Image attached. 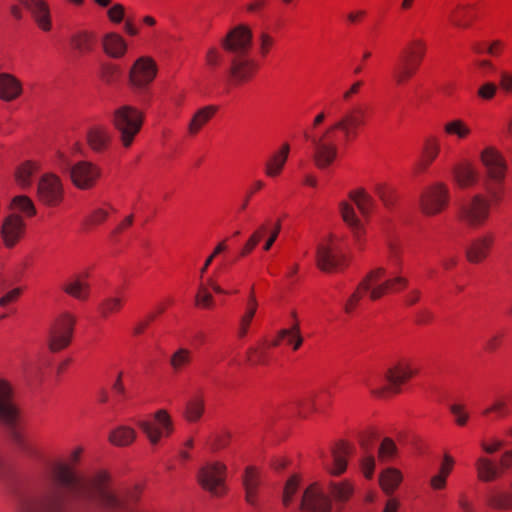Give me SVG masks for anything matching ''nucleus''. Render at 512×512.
<instances>
[{
	"label": "nucleus",
	"mask_w": 512,
	"mask_h": 512,
	"mask_svg": "<svg viewBox=\"0 0 512 512\" xmlns=\"http://www.w3.org/2000/svg\"><path fill=\"white\" fill-rule=\"evenodd\" d=\"M222 46L231 57V80L239 82L251 77L256 70L255 62L249 57L252 47L251 29L246 25L234 27L222 40Z\"/></svg>",
	"instance_id": "nucleus-3"
},
{
	"label": "nucleus",
	"mask_w": 512,
	"mask_h": 512,
	"mask_svg": "<svg viewBox=\"0 0 512 512\" xmlns=\"http://www.w3.org/2000/svg\"><path fill=\"white\" fill-rule=\"evenodd\" d=\"M349 197L356 204L362 215L366 216L371 212L374 200L364 189L350 192Z\"/></svg>",
	"instance_id": "nucleus-36"
},
{
	"label": "nucleus",
	"mask_w": 512,
	"mask_h": 512,
	"mask_svg": "<svg viewBox=\"0 0 512 512\" xmlns=\"http://www.w3.org/2000/svg\"><path fill=\"white\" fill-rule=\"evenodd\" d=\"M136 439V431L126 425H120L109 433L108 440L112 445L125 447L131 445Z\"/></svg>",
	"instance_id": "nucleus-28"
},
{
	"label": "nucleus",
	"mask_w": 512,
	"mask_h": 512,
	"mask_svg": "<svg viewBox=\"0 0 512 512\" xmlns=\"http://www.w3.org/2000/svg\"><path fill=\"white\" fill-rule=\"evenodd\" d=\"M426 51L423 40H413L401 56L394 70V79L398 85L405 83L417 71Z\"/></svg>",
	"instance_id": "nucleus-8"
},
{
	"label": "nucleus",
	"mask_w": 512,
	"mask_h": 512,
	"mask_svg": "<svg viewBox=\"0 0 512 512\" xmlns=\"http://www.w3.org/2000/svg\"><path fill=\"white\" fill-rule=\"evenodd\" d=\"M495 242V235L492 232H485L471 240L465 249V255L470 263L477 264L484 261Z\"/></svg>",
	"instance_id": "nucleus-20"
},
{
	"label": "nucleus",
	"mask_w": 512,
	"mask_h": 512,
	"mask_svg": "<svg viewBox=\"0 0 512 512\" xmlns=\"http://www.w3.org/2000/svg\"><path fill=\"white\" fill-rule=\"evenodd\" d=\"M439 149V144L435 139L428 140L424 148L423 159L419 162V166L421 168H426L431 164L437 157Z\"/></svg>",
	"instance_id": "nucleus-46"
},
{
	"label": "nucleus",
	"mask_w": 512,
	"mask_h": 512,
	"mask_svg": "<svg viewBox=\"0 0 512 512\" xmlns=\"http://www.w3.org/2000/svg\"><path fill=\"white\" fill-rule=\"evenodd\" d=\"M300 508L308 512H330L332 503L325 491L317 484H312L304 491Z\"/></svg>",
	"instance_id": "nucleus-19"
},
{
	"label": "nucleus",
	"mask_w": 512,
	"mask_h": 512,
	"mask_svg": "<svg viewBox=\"0 0 512 512\" xmlns=\"http://www.w3.org/2000/svg\"><path fill=\"white\" fill-rule=\"evenodd\" d=\"M107 14L112 22L120 23L124 19L125 8L121 4H115L108 10Z\"/></svg>",
	"instance_id": "nucleus-56"
},
{
	"label": "nucleus",
	"mask_w": 512,
	"mask_h": 512,
	"mask_svg": "<svg viewBox=\"0 0 512 512\" xmlns=\"http://www.w3.org/2000/svg\"><path fill=\"white\" fill-rule=\"evenodd\" d=\"M328 492L333 497L336 505H339L349 500L353 494V487L347 481L330 482Z\"/></svg>",
	"instance_id": "nucleus-33"
},
{
	"label": "nucleus",
	"mask_w": 512,
	"mask_h": 512,
	"mask_svg": "<svg viewBox=\"0 0 512 512\" xmlns=\"http://www.w3.org/2000/svg\"><path fill=\"white\" fill-rule=\"evenodd\" d=\"M421 297V292L419 289H412L404 296V303L407 306H412L416 304Z\"/></svg>",
	"instance_id": "nucleus-64"
},
{
	"label": "nucleus",
	"mask_w": 512,
	"mask_h": 512,
	"mask_svg": "<svg viewBox=\"0 0 512 512\" xmlns=\"http://www.w3.org/2000/svg\"><path fill=\"white\" fill-rule=\"evenodd\" d=\"M204 412V401L202 399H192L187 402L184 417L189 422L198 421Z\"/></svg>",
	"instance_id": "nucleus-43"
},
{
	"label": "nucleus",
	"mask_w": 512,
	"mask_h": 512,
	"mask_svg": "<svg viewBox=\"0 0 512 512\" xmlns=\"http://www.w3.org/2000/svg\"><path fill=\"white\" fill-rule=\"evenodd\" d=\"M265 231H266V226L262 225L251 235V237L248 239V241L246 242V244L244 245V247L241 251V256H245V255L249 254L256 247V245L262 239V236L265 233Z\"/></svg>",
	"instance_id": "nucleus-50"
},
{
	"label": "nucleus",
	"mask_w": 512,
	"mask_h": 512,
	"mask_svg": "<svg viewBox=\"0 0 512 512\" xmlns=\"http://www.w3.org/2000/svg\"><path fill=\"white\" fill-rule=\"evenodd\" d=\"M63 291L71 297L85 301L90 294V285L86 274H76L67 279L62 286Z\"/></svg>",
	"instance_id": "nucleus-21"
},
{
	"label": "nucleus",
	"mask_w": 512,
	"mask_h": 512,
	"mask_svg": "<svg viewBox=\"0 0 512 512\" xmlns=\"http://www.w3.org/2000/svg\"><path fill=\"white\" fill-rule=\"evenodd\" d=\"M386 270L383 267H378L372 270L357 286L356 291L350 296L345 304V312L351 313L359 300L364 294H368L369 299L376 301L380 299L388 290L398 292L408 286V279L396 275L384 282L380 279L385 275Z\"/></svg>",
	"instance_id": "nucleus-5"
},
{
	"label": "nucleus",
	"mask_w": 512,
	"mask_h": 512,
	"mask_svg": "<svg viewBox=\"0 0 512 512\" xmlns=\"http://www.w3.org/2000/svg\"><path fill=\"white\" fill-rule=\"evenodd\" d=\"M401 481L402 475L400 471L394 468H388L380 475V485L387 494H391Z\"/></svg>",
	"instance_id": "nucleus-35"
},
{
	"label": "nucleus",
	"mask_w": 512,
	"mask_h": 512,
	"mask_svg": "<svg viewBox=\"0 0 512 512\" xmlns=\"http://www.w3.org/2000/svg\"><path fill=\"white\" fill-rule=\"evenodd\" d=\"M192 361V352L187 348H178L170 358V365L175 372H180Z\"/></svg>",
	"instance_id": "nucleus-39"
},
{
	"label": "nucleus",
	"mask_w": 512,
	"mask_h": 512,
	"mask_svg": "<svg viewBox=\"0 0 512 512\" xmlns=\"http://www.w3.org/2000/svg\"><path fill=\"white\" fill-rule=\"evenodd\" d=\"M388 258H389L390 263L393 266H395L397 269L401 268V266H402L401 249L394 242H390L388 244Z\"/></svg>",
	"instance_id": "nucleus-52"
},
{
	"label": "nucleus",
	"mask_w": 512,
	"mask_h": 512,
	"mask_svg": "<svg viewBox=\"0 0 512 512\" xmlns=\"http://www.w3.org/2000/svg\"><path fill=\"white\" fill-rule=\"evenodd\" d=\"M364 475L367 478H371L374 472L375 460L372 455H367L362 459L361 462Z\"/></svg>",
	"instance_id": "nucleus-59"
},
{
	"label": "nucleus",
	"mask_w": 512,
	"mask_h": 512,
	"mask_svg": "<svg viewBox=\"0 0 512 512\" xmlns=\"http://www.w3.org/2000/svg\"><path fill=\"white\" fill-rule=\"evenodd\" d=\"M37 170V167L32 162H25L17 167L15 171V180L21 187H29L31 184V177Z\"/></svg>",
	"instance_id": "nucleus-40"
},
{
	"label": "nucleus",
	"mask_w": 512,
	"mask_h": 512,
	"mask_svg": "<svg viewBox=\"0 0 512 512\" xmlns=\"http://www.w3.org/2000/svg\"><path fill=\"white\" fill-rule=\"evenodd\" d=\"M468 5H457L449 12V20L451 23L458 28H467L470 26V21L466 19L465 11L468 9Z\"/></svg>",
	"instance_id": "nucleus-44"
},
{
	"label": "nucleus",
	"mask_w": 512,
	"mask_h": 512,
	"mask_svg": "<svg viewBox=\"0 0 512 512\" xmlns=\"http://www.w3.org/2000/svg\"><path fill=\"white\" fill-rule=\"evenodd\" d=\"M498 88L503 93L512 94V71H500L498 86L493 82H487L479 88L478 96H494Z\"/></svg>",
	"instance_id": "nucleus-25"
},
{
	"label": "nucleus",
	"mask_w": 512,
	"mask_h": 512,
	"mask_svg": "<svg viewBox=\"0 0 512 512\" xmlns=\"http://www.w3.org/2000/svg\"><path fill=\"white\" fill-rule=\"evenodd\" d=\"M21 294L20 288H15L9 291L7 294H5L3 297L0 298V306L5 307L9 303L14 302L18 299V297Z\"/></svg>",
	"instance_id": "nucleus-61"
},
{
	"label": "nucleus",
	"mask_w": 512,
	"mask_h": 512,
	"mask_svg": "<svg viewBox=\"0 0 512 512\" xmlns=\"http://www.w3.org/2000/svg\"><path fill=\"white\" fill-rule=\"evenodd\" d=\"M120 73V68L115 64H104L101 68V77L106 82H111Z\"/></svg>",
	"instance_id": "nucleus-55"
},
{
	"label": "nucleus",
	"mask_w": 512,
	"mask_h": 512,
	"mask_svg": "<svg viewBox=\"0 0 512 512\" xmlns=\"http://www.w3.org/2000/svg\"><path fill=\"white\" fill-rule=\"evenodd\" d=\"M504 47H505V44L503 41H501L499 39H495V40L491 41L490 43H488L486 48L482 47V45L479 43H475L472 46V49L478 54L487 53L490 56L498 57L501 55L502 51L504 50Z\"/></svg>",
	"instance_id": "nucleus-45"
},
{
	"label": "nucleus",
	"mask_w": 512,
	"mask_h": 512,
	"mask_svg": "<svg viewBox=\"0 0 512 512\" xmlns=\"http://www.w3.org/2000/svg\"><path fill=\"white\" fill-rule=\"evenodd\" d=\"M339 208L343 221L349 226L354 236L359 238L362 230V224L357 218L353 206L348 202L343 201L340 203Z\"/></svg>",
	"instance_id": "nucleus-31"
},
{
	"label": "nucleus",
	"mask_w": 512,
	"mask_h": 512,
	"mask_svg": "<svg viewBox=\"0 0 512 512\" xmlns=\"http://www.w3.org/2000/svg\"><path fill=\"white\" fill-rule=\"evenodd\" d=\"M491 412H495L499 416H505L509 413L507 405L503 400L495 401L489 408L484 410L483 414L487 415Z\"/></svg>",
	"instance_id": "nucleus-57"
},
{
	"label": "nucleus",
	"mask_w": 512,
	"mask_h": 512,
	"mask_svg": "<svg viewBox=\"0 0 512 512\" xmlns=\"http://www.w3.org/2000/svg\"><path fill=\"white\" fill-rule=\"evenodd\" d=\"M104 52L112 58H121L127 51V43L117 33H107L102 40Z\"/></svg>",
	"instance_id": "nucleus-26"
},
{
	"label": "nucleus",
	"mask_w": 512,
	"mask_h": 512,
	"mask_svg": "<svg viewBox=\"0 0 512 512\" xmlns=\"http://www.w3.org/2000/svg\"><path fill=\"white\" fill-rule=\"evenodd\" d=\"M481 161L488 178L493 181V183L486 184L488 198L482 194H476L463 203L459 209V219L472 228L484 225L490 215L491 203H497L501 200L502 189L500 183L506 172V163L503 156L492 147L482 151Z\"/></svg>",
	"instance_id": "nucleus-2"
},
{
	"label": "nucleus",
	"mask_w": 512,
	"mask_h": 512,
	"mask_svg": "<svg viewBox=\"0 0 512 512\" xmlns=\"http://www.w3.org/2000/svg\"><path fill=\"white\" fill-rule=\"evenodd\" d=\"M396 453V445L390 438H385L379 448V458L382 461L392 458Z\"/></svg>",
	"instance_id": "nucleus-51"
},
{
	"label": "nucleus",
	"mask_w": 512,
	"mask_h": 512,
	"mask_svg": "<svg viewBox=\"0 0 512 512\" xmlns=\"http://www.w3.org/2000/svg\"><path fill=\"white\" fill-rule=\"evenodd\" d=\"M11 208L24 214L27 217H32L36 214V208L32 200L25 195L15 196L11 201Z\"/></svg>",
	"instance_id": "nucleus-41"
},
{
	"label": "nucleus",
	"mask_w": 512,
	"mask_h": 512,
	"mask_svg": "<svg viewBox=\"0 0 512 512\" xmlns=\"http://www.w3.org/2000/svg\"><path fill=\"white\" fill-rule=\"evenodd\" d=\"M449 190L443 183L430 186L421 195L420 205L426 215H436L444 210L448 204Z\"/></svg>",
	"instance_id": "nucleus-15"
},
{
	"label": "nucleus",
	"mask_w": 512,
	"mask_h": 512,
	"mask_svg": "<svg viewBox=\"0 0 512 512\" xmlns=\"http://www.w3.org/2000/svg\"><path fill=\"white\" fill-rule=\"evenodd\" d=\"M23 93L22 82L14 75L0 73V96H20Z\"/></svg>",
	"instance_id": "nucleus-29"
},
{
	"label": "nucleus",
	"mask_w": 512,
	"mask_h": 512,
	"mask_svg": "<svg viewBox=\"0 0 512 512\" xmlns=\"http://www.w3.org/2000/svg\"><path fill=\"white\" fill-rule=\"evenodd\" d=\"M86 139L89 147L97 153L106 150L111 142V133L104 126H92L88 129Z\"/></svg>",
	"instance_id": "nucleus-23"
},
{
	"label": "nucleus",
	"mask_w": 512,
	"mask_h": 512,
	"mask_svg": "<svg viewBox=\"0 0 512 512\" xmlns=\"http://www.w3.org/2000/svg\"><path fill=\"white\" fill-rule=\"evenodd\" d=\"M450 412L454 415L455 421L458 425L463 426L468 420V414L464 411V406L461 404H452L449 406Z\"/></svg>",
	"instance_id": "nucleus-53"
},
{
	"label": "nucleus",
	"mask_w": 512,
	"mask_h": 512,
	"mask_svg": "<svg viewBox=\"0 0 512 512\" xmlns=\"http://www.w3.org/2000/svg\"><path fill=\"white\" fill-rule=\"evenodd\" d=\"M49 477L53 487L37 498L24 500L19 512H146L132 504L139 496L138 489L119 495L105 471L82 481L68 464L55 463Z\"/></svg>",
	"instance_id": "nucleus-1"
},
{
	"label": "nucleus",
	"mask_w": 512,
	"mask_h": 512,
	"mask_svg": "<svg viewBox=\"0 0 512 512\" xmlns=\"http://www.w3.org/2000/svg\"><path fill=\"white\" fill-rule=\"evenodd\" d=\"M488 503L495 509L507 510L512 508V495L509 493H498L492 495Z\"/></svg>",
	"instance_id": "nucleus-47"
},
{
	"label": "nucleus",
	"mask_w": 512,
	"mask_h": 512,
	"mask_svg": "<svg viewBox=\"0 0 512 512\" xmlns=\"http://www.w3.org/2000/svg\"><path fill=\"white\" fill-rule=\"evenodd\" d=\"M299 486V478L296 475L291 476L285 486L282 496V502L285 506H289L292 502L294 494L297 492Z\"/></svg>",
	"instance_id": "nucleus-48"
},
{
	"label": "nucleus",
	"mask_w": 512,
	"mask_h": 512,
	"mask_svg": "<svg viewBox=\"0 0 512 512\" xmlns=\"http://www.w3.org/2000/svg\"><path fill=\"white\" fill-rule=\"evenodd\" d=\"M376 192L385 206L389 207L392 205L393 200L390 196V191L388 189H386L384 186L378 185L376 187Z\"/></svg>",
	"instance_id": "nucleus-63"
},
{
	"label": "nucleus",
	"mask_w": 512,
	"mask_h": 512,
	"mask_svg": "<svg viewBox=\"0 0 512 512\" xmlns=\"http://www.w3.org/2000/svg\"><path fill=\"white\" fill-rule=\"evenodd\" d=\"M195 300L197 305L202 306L204 308H209L213 304L212 295L204 287H200L199 292L195 297Z\"/></svg>",
	"instance_id": "nucleus-54"
},
{
	"label": "nucleus",
	"mask_w": 512,
	"mask_h": 512,
	"mask_svg": "<svg viewBox=\"0 0 512 512\" xmlns=\"http://www.w3.org/2000/svg\"><path fill=\"white\" fill-rule=\"evenodd\" d=\"M444 130L447 134L456 135L459 138H465L470 133V129L461 120L448 122Z\"/></svg>",
	"instance_id": "nucleus-49"
},
{
	"label": "nucleus",
	"mask_w": 512,
	"mask_h": 512,
	"mask_svg": "<svg viewBox=\"0 0 512 512\" xmlns=\"http://www.w3.org/2000/svg\"><path fill=\"white\" fill-rule=\"evenodd\" d=\"M478 478L481 481L490 482L496 479L500 472L491 460L485 457L478 458L476 462Z\"/></svg>",
	"instance_id": "nucleus-34"
},
{
	"label": "nucleus",
	"mask_w": 512,
	"mask_h": 512,
	"mask_svg": "<svg viewBox=\"0 0 512 512\" xmlns=\"http://www.w3.org/2000/svg\"><path fill=\"white\" fill-rule=\"evenodd\" d=\"M217 109V106L209 105L198 110L189 124L190 133H197L199 129L214 115Z\"/></svg>",
	"instance_id": "nucleus-37"
},
{
	"label": "nucleus",
	"mask_w": 512,
	"mask_h": 512,
	"mask_svg": "<svg viewBox=\"0 0 512 512\" xmlns=\"http://www.w3.org/2000/svg\"><path fill=\"white\" fill-rule=\"evenodd\" d=\"M290 147L288 144H284L281 149L274 153L266 162L265 164V173L269 177H276L278 176L289 155Z\"/></svg>",
	"instance_id": "nucleus-27"
},
{
	"label": "nucleus",
	"mask_w": 512,
	"mask_h": 512,
	"mask_svg": "<svg viewBox=\"0 0 512 512\" xmlns=\"http://www.w3.org/2000/svg\"><path fill=\"white\" fill-rule=\"evenodd\" d=\"M59 166L62 171L69 173L72 183L82 190L92 188L101 176V169L96 164L89 161H79L71 165L62 153L59 154Z\"/></svg>",
	"instance_id": "nucleus-7"
},
{
	"label": "nucleus",
	"mask_w": 512,
	"mask_h": 512,
	"mask_svg": "<svg viewBox=\"0 0 512 512\" xmlns=\"http://www.w3.org/2000/svg\"><path fill=\"white\" fill-rule=\"evenodd\" d=\"M108 211L103 208H96L90 215V222L92 224H100L108 218Z\"/></svg>",
	"instance_id": "nucleus-60"
},
{
	"label": "nucleus",
	"mask_w": 512,
	"mask_h": 512,
	"mask_svg": "<svg viewBox=\"0 0 512 512\" xmlns=\"http://www.w3.org/2000/svg\"><path fill=\"white\" fill-rule=\"evenodd\" d=\"M226 248H227V247H226L225 241L220 242V243L216 246V248L214 249L213 253H212V254H211V255L206 259V261H205L204 265H203V266H202V268L200 269V274H201V275H203V274L207 271L208 267L211 265V263H212V261L214 260V258H215L218 254H220V253H222L223 251H225V250H226Z\"/></svg>",
	"instance_id": "nucleus-58"
},
{
	"label": "nucleus",
	"mask_w": 512,
	"mask_h": 512,
	"mask_svg": "<svg viewBox=\"0 0 512 512\" xmlns=\"http://www.w3.org/2000/svg\"><path fill=\"white\" fill-rule=\"evenodd\" d=\"M124 299L121 296H110L105 298L99 305V310L103 317L117 313L123 306Z\"/></svg>",
	"instance_id": "nucleus-42"
},
{
	"label": "nucleus",
	"mask_w": 512,
	"mask_h": 512,
	"mask_svg": "<svg viewBox=\"0 0 512 512\" xmlns=\"http://www.w3.org/2000/svg\"><path fill=\"white\" fill-rule=\"evenodd\" d=\"M453 464H454L453 458L450 455L445 454L443 463L440 467L439 474H441L447 478L448 475L450 474V472L452 471Z\"/></svg>",
	"instance_id": "nucleus-62"
},
{
	"label": "nucleus",
	"mask_w": 512,
	"mask_h": 512,
	"mask_svg": "<svg viewBox=\"0 0 512 512\" xmlns=\"http://www.w3.org/2000/svg\"><path fill=\"white\" fill-rule=\"evenodd\" d=\"M71 44L81 54L90 53L95 47V36L87 31L78 32L71 37Z\"/></svg>",
	"instance_id": "nucleus-32"
},
{
	"label": "nucleus",
	"mask_w": 512,
	"mask_h": 512,
	"mask_svg": "<svg viewBox=\"0 0 512 512\" xmlns=\"http://www.w3.org/2000/svg\"><path fill=\"white\" fill-rule=\"evenodd\" d=\"M346 257L335 237L330 236L325 243H320L316 251V263L324 272H333L345 264Z\"/></svg>",
	"instance_id": "nucleus-11"
},
{
	"label": "nucleus",
	"mask_w": 512,
	"mask_h": 512,
	"mask_svg": "<svg viewBox=\"0 0 512 512\" xmlns=\"http://www.w3.org/2000/svg\"><path fill=\"white\" fill-rule=\"evenodd\" d=\"M417 372L418 369L409 361H399L394 366L390 367L384 376L389 385L372 389V393L379 397H383L388 392L398 393L400 391V386L405 381L416 375Z\"/></svg>",
	"instance_id": "nucleus-10"
},
{
	"label": "nucleus",
	"mask_w": 512,
	"mask_h": 512,
	"mask_svg": "<svg viewBox=\"0 0 512 512\" xmlns=\"http://www.w3.org/2000/svg\"><path fill=\"white\" fill-rule=\"evenodd\" d=\"M350 454L351 448L349 445L345 442H339L331 448L329 454H321L322 464L331 475H341L346 471L347 458Z\"/></svg>",
	"instance_id": "nucleus-18"
},
{
	"label": "nucleus",
	"mask_w": 512,
	"mask_h": 512,
	"mask_svg": "<svg viewBox=\"0 0 512 512\" xmlns=\"http://www.w3.org/2000/svg\"><path fill=\"white\" fill-rule=\"evenodd\" d=\"M360 124V119L349 115L329 127L321 136H311L305 132L304 137L313 146V160L319 169H326L337 158L338 148L335 144V131L341 129L347 138L355 135V129Z\"/></svg>",
	"instance_id": "nucleus-4"
},
{
	"label": "nucleus",
	"mask_w": 512,
	"mask_h": 512,
	"mask_svg": "<svg viewBox=\"0 0 512 512\" xmlns=\"http://www.w3.org/2000/svg\"><path fill=\"white\" fill-rule=\"evenodd\" d=\"M279 338L286 339L287 344L291 345L293 350H298L303 343L299 322L292 323L290 328L279 330Z\"/></svg>",
	"instance_id": "nucleus-38"
},
{
	"label": "nucleus",
	"mask_w": 512,
	"mask_h": 512,
	"mask_svg": "<svg viewBox=\"0 0 512 512\" xmlns=\"http://www.w3.org/2000/svg\"><path fill=\"white\" fill-rule=\"evenodd\" d=\"M21 2L32 13L42 30L49 31L51 29L49 7L44 0H21Z\"/></svg>",
	"instance_id": "nucleus-22"
},
{
	"label": "nucleus",
	"mask_w": 512,
	"mask_h": 512,
	"mask_svg": "<svg viewBox=\"0 0 512 512\" xmlns=\"http://www.w3.org/2000/svg\"><path fill=\"white\" fill-rule=\"evenodd\" d=\"M143 112L132 106H121L114 111L113 124L120 134L124 147L132 145L143 124Z\"/></svg>",
	"instance_id": "nucleus-6"
},
{
	"label": "nucleus",
	"mask_w": 512,
	"mask_h": 512,
	"mask_svg": "<svg viewBox=\"0 0 512 512\" xmlns=\"http://www.w3.org/2000/svg\"><path fill=\"white\" fill-rule=\"evenodd\" d=\"M226 466L219 462L207 463L198 473L201 486L215 496L225 492Z\"/></svg>",
	"instance_id": "nucleus-13"
},
{
	"label": "nucleus",
	"mask_w": 512,
	"mask_h": 512,
	"mask_svg": "<svg viewBox=\"0 0 512 512\" xmlns=\"http://www.w3.org/2000/svg\"><path fill=\"white\" fill-rule=\"evenodd\" d=\"M25 232L26 222L19 213L11 212L2 218L0 222V237L6 248H14L24 237Z\"/></svg>",
	"instance_id": "nucleus-12"
},
{
	"label": "nucleus",
	"mask_w": 512,
	"mask_h": 512,
	"mask_svg": "<svg viewBox=\"0 0 512 512\" xmlns=\"http://www.w3.org/2000/svg\"><path fill=\"white\" fill-rule=\"evenodd\" d=\"M453 177L460 187L466 188L476 183L477 172L471 165L461 164L453 168Z\"/></svg>",
	"instance_id": "nucleus-30"
},
{
	"label": "nucleus",
	"mask_w": 512,
	"mask_h": 512,
	"mask_svg": "<svg viewBox=\"0 0 512 512\" xmlns=\"http://www.w3.org/2000/svg\"><path fill=\"white\" fill-rule=\"evenodd\" d=\"M154 421L137 420L136 425L147 437L149 443L156 446L163 437H169L173 430V421L164 409L156 411L153 415Z\"/></svg>",
	"instance_id": "nucleus-9"
},
{
	"label": "nucleus",
	"mask_w": 512,
	"mask_h": 512,
	"mask_svg": "<svg viewBox=\"0 0 512 512\" xmlns=\"http://www.w3.org/2000/svg\"><path fill=\"white\" fill-rule=\"evenodd\" d=\"M39 200L47 206H57L63 199L64 189L61 179L52 173L44 174L38 183Z\"/></svg>",
	"instance_id": "nucleus-16"
},
{
	"label": "nucleus",
	"mask_w": 512,
	"mask_h": 512,
	"mask_svg": "<svg viewBox=\"0 0 512 512\" xmlns=\"http://www.w3.org/2000/svg\"><path fill=\"white\" fill-rule=\"evenodd\" d=\"M156 62L147 56L138 58L129 71L130 84L136 88L147 87L157 75Z\"/></svg>",
	"instance_id": "nucleus-17"
},
{
	"label": "nucleus",
	"mask_w": 512,
	"mask_h": 512,
	"mask_svg": "<svg viewBox=\"0 0 512 512\" xmlns=\"http://www.w3.org/2000/svg\"><path fill=\"white\" fill-rule=\"evenodd\" d=\"M243 486L245 489V499L248 504L252 506L257 505V495H258V488L260 486L261 480L259 473L257 470L252 467L248 466L245 469V473L242 479Z\"/></svg>",
	"instance_id": "nucleus-24"
},
{
	"label": "nucleus",
	"mask_w": 512,
	"mask_h": 512,
	"mask_svg": "<svg viewBox=\"0 0 512 512\" xmlns=\"http://www.w3.org/2000/svg\"><path fill=\"white\" fill-rule=\"evenodd\" d=\"M75 318L70 314L62 315L51 327L48 346L50 351L58 352L69 346L74 331Z\"/></svg>",
	"instance_id": "nucleus-14"
}]
</instances>
